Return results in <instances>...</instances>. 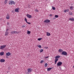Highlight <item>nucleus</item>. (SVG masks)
<instances>
[{
  "instance_id": "c9c22d12",
  "label": "nucleus",
  "mask_w": 74,
  "mask_h": 74,
  "mask_svg": "<svg viewBox=\"0 0 74 74\" xmlns=\"http://www.w3.org/2000/svg\"><path fill=\"white\" fill-rule=\"evenodd\" d=\"M27 23H28V24H29V25H30V24H31V23H29V22H27Z\"/></svg>"
},
{
  "instance_id": "6e6552de",
  "label": "nucleus",
  "mask_w": 74,
  "mask_h": 74,
  "mask_svg": "<svg viewBox=\"0 0 74 74\" xmlns=\"http://www.w3.org/2000/svg\"><path fill=\"white\" fill-rule=\"evenodd\" d=\"M10 14H7L6 17V18L7 19H10Z\"/></svg>"
},
{
  "instance_id": "7c9ffc66",
  "label": "nucleus",
  "mask_w": 74,
  "mask_h": 74,
  "mask_svg": "<svg viewBox=\"0 0 74 74\" xmlns=\"http://www.w3.org/2000/svg\"><path fill=\"white\" fill-rule=\"evenodd\" d=\"M73 6H71L70 7V10H73Z\"/></svg>"
},
{
  "instance_id": "ddd939ff",
  "label": "nucleus",
  "mask_w": 74,
  "mask_h": 74,
  "mask_svg": "<svg viewBox=\"0 0 74 74\" xmlns=\"http://www.w3.org/2000/svg\"><path fill=\"white\" fill-rule=\"evenodd\" d=\"M19 33V31H14V34H18Z\"/></svg>"
},
{
  "instance_id": "2f4dec72",
  "label": "nucleus",
  "mask_w": 74,
  "mask_h": 74,
  "mask_svg": "<svg viewBox=\"0 0 74 74\" xmlns=\"http://www.w3.org/2000/svg\"><path fill=\"white\" fill-rule=\"evenodd\" d=\"M35 11L36 12H38V10H37V9H35Z\"/></svg>"
},
{
  "instance_id": "c756f323",
  "label": "nucleus",
  "mask_w": 74,
  "mask_h": 74,
  "mask_svg": "<svg viewBox=\"0 0 74 74\" xmlns=\"http://www.w3.org/2000/svg\"><path fill=\"white\" fill-rule=\"evenodd\" d=\"M55 18H58L59 16H58V15H55Z\"/></svg>"
},
{
  "instance_id": "c03bdc74",
  "label": "nucleus",
  "mask_w": 74,
  "mask_h": 74,
  "mask_svg": "<svg viewBox=\"0 0 74 74\" xmlns=\"http://www.w3.org/2000/svg\"><path fill=\"white\" fill-rule=\"evenodd\" d=\"M73 67L74 68V65L73 66Z\"/></svg>"
},
{
  "instance_id": "e433bc0d",
  "label": "nucleus",
  "mask_w": 74,
  "mask_h": 74,
  "mask_svg": "<svg viewBox=\"0 0 74 74\" xmlns=\"http://www.w3.org/2000/svg\"><path fill=\"white\" fill-rule=\"evenodd\" d=\"M72 12L69 13V15H72Z\"/></svg>"
},
{
  "instance_id": "a878e982",
  "label": "nucleus",
  "mask_w": 74,
  "mask_h": 74,
  "mask_svg": "<svg viewBox=\"0 0 74 74\" xmlns=\"http://www.w3.org/2000/svg\"><path fill=\"white\" fill-rule=\"evenodd\" d=\"M44 60H41L40 62V63H44Z\"/></svg>"
},
{
  "instance_id": "473e14b6",
  "label": "nucleus",
  "mask_w": 74,
  "mask_h": 74,
  "mask_svg": "<svg viewBox=\"0 0 74 74\" xmlns=\"http://www.w3.org/2000/svg\"><path fill=\"white\" fill-rule=\"evenodd\" d=\"M41 38H39L38 39V41H40V40H41Z\"/></svg>"
},
{
  "instance_id": "a211bd4d",
  "label": "nucleus",
  "mask_w": 74,
  "mask_h": 74,
  "mask_svg": "<svg viewBox=\"0 0 74 74\" xmlns=\"http://www.w3.org/2000/svg\"><path fill=\"white\" fill-rule=\"evenodd\" d=\"M52 69V68H47V71H50V70H51V69Z\"/></svg>"
},
{
  "instance_id": "393cba45",
  "label": "nucleus",
  "mask_w": 74,
  "mask_h": 74,
  "mask_svg": "<svg viewBox=\"0 0 74 74\" xmlns=\"http://www.w3.org/2000/svg\"><path fill=\"white\" fill-rule=\"evenodd\" d=\"M7 1H8V0H5V4H7Z\"/></svg>"
},
{
  "instance_id": "4c0bfd02",
  "label": "nucleus",
  "mask_w": 74,
  "mask_h": 74,
  "mask_svg": "<svg viewBox=\"0 0 74 74\" xmlns=\"http://www.w3.org/2000/svg\"><path fill=\"white\" fill-rule=\"evenodd\" d=\"M8 32V29H7L6 32Z\"/></svg>"
},
{
  "instance_id": "58836bf2",
  "label": "nucleus",
  "mask_w": 74,
  "mask_h": 74,
  "mask_svg": "<svg viewBox=\"0 0 74 74\" xmlns=\"http://www.w3.org/2000/svg\"><path fill=\"white\" fill-rule=\"evenodd\" d=\"M7 25H10V23H9V22H8L7 23Z\"/></svg>"
},
{
  "instance_id": "6ab92c4d",
  "label": "nucleus",
  "mask_w": 74,
  "mask_h": 74,
  "mask_svg": "<svg viewBox=\"0 0 74 74\" xmlns=\"http://www.w3.org/2000/svg\"><path fill=\"white\" fill-rule=\"evenodd\" d=\"M69 20H70L71 21H74V18H70L69 19Z\"/></svg>"
},
{
  "instance_id": "412c9836",
  "label": "nucleus",
  "mask_w": 74,
  "mask_h": 74,
  "mask_svg": "<svg viewBox=\"0 0 74 74\" xmlns=\"http://www.w3.org/2000/svg\"><path fill=\"white\" fill-rule=\"evenodd\" d=\"M43 51H44V50H43V49H40V53H41V52H43Z\"/></svg>"
},
{
  "instance_id": "1a4fd4ad",
  "label": "nucleus",
  "mask_w": 74,
  "mask_h": 74,
  "mask_svg": "<svg viewBox=\"0 0 74 74\" xmlns=\"http://www.w3.org/2000/svg\"><path fill=\"white\" fill-rule=\"evenodd\" d=\"M26 16L27 17V18H32V15H30L29 14H27Z\"/></svg>"
},
{
  "instance_id": "72a5a7b5",
  "label": "nucleus",
  "mask_w": 74,
  "mask_h": 74,
  "mask_svg": "<svg viewBox=\"0 0 74 74\" xmlns=\"http://www.w3.org/2000/svg\"><path fill=\"white\" fill-rule=\"evenodd\" d=\"M25 27V26L24 25H23L22 26V28H23V27Z\"/></svg>"
},
{
  "instance_id": "aec40b11",
  "label": "nucleus",
  "mask_w": 74,
  "mask_h": 74,
  "mask_svg": "<svg viewBox=\"0 0 74 74\" xmlns=\"http://www.w3.org/2000/svg\"><path fill=\"white\" fill-rule=\"evenodd\" d=\"M8 34V32H5V36H7Z\"/></svg>"
},
{
  "instance_id": "9d476101",
  "label": "nucleus",
  "mask_w": 74,
  "mask_h": 74,
  "mask_svg": "<svg viewBox=\"0 0 74 74\" xmlns=\"http://www.w3.org/2000/svg\"><path fill=\"white\" fill-rule=\"evenodd\" d=\"M0 62L1 63H3L5 62V60L4 59H1L0 60Z\"/></svg>"
},
{
  "instance_id": "2eb2a0df",
  "label": "nucleus",
  "mask_w": 74,
  "mask_h": 74,
  "mask_svg": "<svg viewBox=\"0 0 74 74\" xmlns=\"http://www.w3.org/2000/svg\"><path fill=\"white\" fill-rule=\"evenodd\" d=\"M15 12H19V10L17 8H16L15 10Z\"/></svg>"
},
{
  "instance_id": "9b49d317",
  "label": "nucleus",
  "mask_w": 74,
  "mask_h": 74,
  "mask_svg": "<svg viewBox=\"0 0 74 74\" xmlns=\"http://www.w3.org/2000/svg\"><path fill=\"white\" fill-rule=\"evenodd\" d=\"M59 59H57L56 58H55V64H56L57 63V61H58Z\"/></svg>"
},
{
  "instance_id": "ea45409f",
  "label": "nucleus",
  "mask_w": 74,
  "mask_h": 74,
  "mask_svg": "<svg viewBox=\"0 0 74 74\" xmlns=\"http://www.w3.org/2000/svg\"><path fill=\"white\" fill-rule=\"evenodd\" d=\"M45 48L46 49H48V47H45Z\"/></svg>"
},
{
  "instance_id": "f3484780",
  "label": "nucleus",
  "mask_w": 74,
  "mask_h": 74,
  "mask_svg": "<svg viewBox=\"0 0 74 74\" xmlns=\"http://www.w3.org/2000/svg\"><path fill=\"white\" fill-rule=\"evenodd\" d=\"M59 52H63V49H60L59 50Z\"/></svg>"
},
{
  "instance_id": "c85d7f7f",
  "label": "nucleus",
  "mask_w": 74,
  "mask_h": 74,
  "mask_svg": "<svg viewBox=\"0 0 74 74\" xmlns=\"http://www.w3.org/2000/svg\"><path fill=\"white\" fill-rule=\"evenodd\" d=\"M52 9L53 10H56V8H55L54 7H53Z\"/></svg>"
},
{
  "instance_id": "7ed1b4c3",
  "label": "nucleus",
  "mask_w": 74,
  "mask_h": 74,
  "mask_svg": "<svg viewBox=\"0 0 74 74\" xmlns=\"http://www.w3.org/2000/svg\"><path fill=\"white\" fill-rule=\"evenodd\" d=\"M9 4H11V5H12V4H15V3L14 1H10Z\"/></svg>"
},
{
  "instance_id": "423d86ee",
  "label": "nucleus",
  "mask_w": 74,
  "mask_h": 74,
  "mask_svg": "<svg viewBox=\"0 0 74 74\" xmlns=\"http://www.w3.org/2000/svg\"><path fill=\"white\" fill-rule=\"evenodd\" d=\"M44 22L45 23H49V22H50V20L49 19H46L44 21Z\"/></svg>"
},
{
  "instance_id": "5701e85b",
  "label": "nucleus",
  "mask_w": 74,
  "mask_h": 74,
  "mask_svg": "<svg viewBox=\"0 0 74 74\" xmlns=\"http://www.w3.org/2000/svg\"><path fill=\"white\" fill-rule=\"evenodd\" d=\"M30 33H31L30 31H27V34H30Z\"/></svg>"
},
{
  "instance_id": "a19ab883",
  "label": "nucleus",
  "mask_w": 74,
  "mask_h": 74,
  "mask_svg": "<svg viewBox=\"0 0 74 74\" xmlns=\"http://www.w3.org/2000/svg\"><path fill=\"white\" fill-rule=\"evenodd\" d=\"M49 58V56H47L45 57V58H46V59H47V58Z\"/></svg>"
},
{
  "instance_id": "cd10ccee",
  "label": "nucleus",
  "mask_w": 74,
  "mask_h": 74,
  "mask_svg": "<svg viewBox=\"0 0 74 74\" xmlns=\"http://www.w3.org/2000/svg\"><path fill=\"white\" fill-rule=\"evenodd\" d=\"M13 34H14V31H12L11 32V34L12 35Z\"/></svg>"
},
{
  "instance_id": "39448f33",
  "label": "nucleus",
  "mask_w": 74,
  "mask_h": 74,
  "mask_svg": "<svg viewBox=\"0 0 74 74\" xmlns=\"http://www.w3.org/2000/svg\"><path fill=\"white\" fill-rule=\"evenodd\" d=\"M32 69H31L29 68H28L27 69V71L28 72H27V74L29 73V72H32Z\"/></svg>"
},
{
  "instance_id": "a18cd8bd",
  "label": "nucleus",
  "mask_w": 74,
  "mask_h": 74,
  "mask_svg": "<svg viewBox=\"0 0 74 74\" xmlns=\"http://www.w3.org/2000/svg\"><path fill=\"white\" fill-rule=\"evenodd\" d=\"M6 58H8V57H6Z\"/></svg>"
},
{
  "instance_id": "0eeeda50",
  "label": "nucleus",
  "mask_w": 74,
  "mask_h": 74,
  "mask_svg": "<svg viewBox=\"0 0 74 74\" xmlns=\"http://www.w3.org/2000/svg\"><path fill=\"white\" fill-rule=\"evenodd\" d=\"M11 55V53L10 52H8L6 53V56H9Z\"/></svg>"
},
{
  "instance_id": "f03ea898",
  "label": "nucleus",
  "mask_w": 74,
  "mask_h": 74,
  "mask_svg": "<svg viewBox=\"0 0 74 74\" xmlns=\"http://www.w3.org/2000/svg\"><path fill=\"white\" fill-rule=\"evenodd\" d=\"M62 64V62H59L57 64V66H60Z\"/></svg>"
},
{
  "instance_id": "4468645a",
  "label": "nucleus",
  "mask_w": 74,
  "mask_h": 74,
  "mask_svg": "<svg viewBox=\"0 0 74 74\" xmlns=\"http://www.w3.org/2000/svg\"><path fill=\"white\" fill-rule=\"evenodd\" d=\"M47 36H51V34L48 32H47Z\"/></svg>"
},
{
  "instance_id": "bb28decb",
  "label": "nucleus",
  "mask_w": 74,
  "mask_h": 74,
  "mask_svg": "<svg viewBox=\"0 0 74 74\" xmlns=\"http://www.w3.org/2000/svg\"><path fill=\"white\" fill-rule=\"evenodd\" d=\"M47 66H48V64L47 63H45V67H47Z\"/></svg>"
},
{
  "instance_id": "dca6fc26",
  "label": "nucleus",
  "mask_w": 74,
  "mask_h": 74,
  "mask_svg": "<svg viewBox=\"0 0 74 74\" xmlns=\"http://www.w3.org/2000/svg\"><path fill=\"white\" fill-rule=\"evenodd\" d=\"M3 55H4V52L0 53V55H1V56H3Z\"/></svg>"
},
{
  "instance_id": "f704fd0d",
  "label": "nucleus",
  "mask_w": 74,
  "mask_h": 74,
  "mask_svg": "<svg viewBox=\"0 0 74 74\" xmlns=\"http://www.w3.org/2000/svg\"><path fill=\"white\" fill-rule=\"evenodd\" d=\"M38 47H39V48H41V46L40 45H39Z\"/></svg>"
},
{
  "instance_id": "b1692460",
  "label": "nucleus",
  "mask_w": 74,
  "mask_h": 74,
  "mask_svg": "<svg viewBox=\"0 0 74 74\" xmlns=\"http://www.w3.org/2000/svg\"><path fill=\"white\" fill-rule=\"evenodd\" d=\"M69 11V10H64L65 12H68Z\"/></svg>"
},
{
  "instance_id": "f257e3e1",
  "label": "nucleus",
  "mask_w": 74,
  "mask_h": 74,
  "mask_svg": "<svg viewBox=\"0 0 74 74\" xmlns=\"http://www.w3.org/2000/svg\"><path fill=\"white\" fill-rule=\"evenodd\" d=\"M62 55H65V56H67V53L65 51H63L62 53Z\"/></svg>"
},
{
  "instance_id": "37998d69",
  "label": "nucleus",
  "mask_w": 74,
  "mask_h": 74,
  "mask_svg": "<svg viewBox=\"0 0 74 74\" xmlns=\"http://www.w3.org/2000/svg\"><path fill=\"white\" fill-rule=\"evenodd\" d=\"M71 5H73V4H71Z\"/></svg>"
},
{
  "instance_id": "4be33fe9",
  "label": "nucleus",
  "mask_w": 74,
  "mask_h": 74,
  "mask_svg": "<svg viewBox=\"0 0 74 74\" xmlns=\"http://www.w3.org/2000/svg\"><path fill=\"white\" fill-rule=\"evenodd\" d=\"M25 21L26 23L27 22V18H25Z\"/></svg>"
},
{
  "instance_id": "f8f14e48",
  "label": "nucleus",
  "mask_w": 74,
  "mask_h": 74,
  "mask_svg": "<svg viewBox=\"0 0 74 74\" xmlns=\"http://www.w3.org/2000/svg\"><path fill=\"white\" fill-rule=\"evenodd\" d=\"M60 58V56H57L55 57V58L57 59H59Z\"/></svg>"
},
{
  "instance_id": "79ce46f5",
  "label": "nucleus",
  "mask_w": 74,
  "mask_h": 74,
  "mask_svg": "<svg viewBox=\"0 0 74 74\" xmlns=\"http://www.w3.org/2000/svg\"><path fill=\"white\" fill-rule=\"evenodd\" d=\"M50 16H52V14H50Z\"/></svg>"
},
{
  "instance_id": "20e7f679",
  "label": "nucleus",
  "mask_w": 74,
  "mask_h": 74,
  "mask_svg": "<svg viewBox=\"0 0 74 74\" xmlns=\"http://www.w3.org/2000/svg\"><path fill=\"white\" fill-rule=\"evenodd\" d=\"M5 47H6V45H5L1 46H0V49H4V48Z\"/></svg>"
}]
</instances>
